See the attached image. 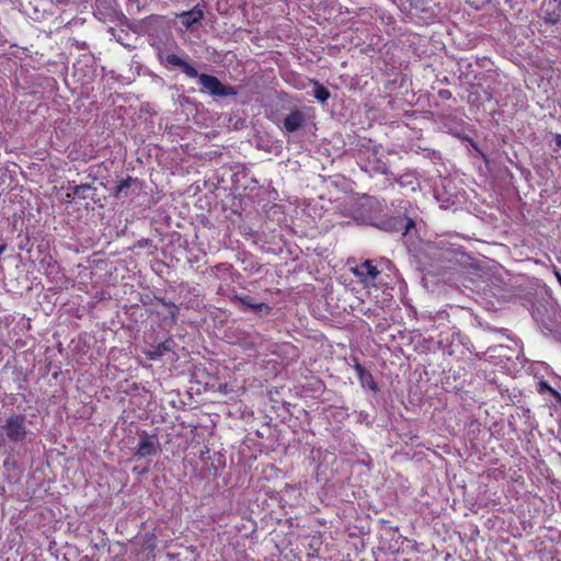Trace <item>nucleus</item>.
<instances>
[{"label":"nucleus","instance_id":"19","mask_svg":"<svg viewBox=\"0 0 561 561\" xmlns=\"http://www.w3.org/2000/svg\"><path fill=\"white\" fill-rule=\"evenodd\" d=\"M375 171H377L379 173H386V165L385 164H380V165L375 168Z\"/></svg>","mask_w":561,"mask_h":561},{"label":"nucleus","instance_id":"16","mask_svg":"<svg viewBox=\"0 0 561 561\" xmlns=\"http://www.w3.org/2000/svg\"><path fill=\"white\" fill-rule=\"evenodd\" d=\"M397 224H399L401 229H404L403 234H405L410 228L414 227V221L409 217L400 218Z\"/></svg>","mask_w":561,"mask_h":561},{"label":"nucleus","instance_id":"21","mask_svg":"<svg viewBox=\"0 0 561 561\" xmlns=\"http://www.w3.org/2000/svg\"><path fill=\"white\" fill-rule=\"evenodd\" d=\"M439 94H440L442 96H444V98H448V96H450V94H451V93H450V91H448V90H442V91L439 92Z\"/></svg>","mask_w":561,"mask_h":561},{"label":"nucleus","instance_id":"6","mask_svg":"<svg viewBox=\"0 0 561 561\" xmlns=\"http://www.w3.org/2000/svg\"><path fill=\"white\" fill-rule=\"evenodd\" d=\"M305 123V115L301 111L295 110L291 111L288 115L285 116L283 121V127L288 133H294L302 127Z\"/></svg>","mask_w":561,"mask_h":561},{"label":"nucleus","instance_id":"3","mask_svg":"<svg viewBox=\"0 0 561 561\" xmlns=\"http://www.w3.org/2000/svg\"><path fill=\"white\" fill-rule=\"evenodd\" d=\"M159 450V438L157 434H148L142 432L140 435V439L138 446L134 453V457L136 458H145L152 455H156Z\"/></svg>","mask_w":561,"mask_h":561},{"label":"nucleus","instance_id":"5","mask_svg":"<svg viewBox=\"0 0 561 561\" xmlns=\"http://www.w3.org/2000/svg\"><path fill=\"white\" fill-rule=\"evenodd\" d=\"M178 19H180L181 24L186 28H191L195 24L201 23V21L205 16L204 7H201L199 4H196L194 8H192L188 11H183L180 14L176 15Z\"/></svg>","mask_w":561,"mask_h":561},{"label":"nucleus","instance_id":"7","mask_svg":"<svg viewBox=\"0 0 561 561\" xmlns=\"http://www.w3.org/2000/svg\"><path fill=\"white\" fill-rule=\"evenodd\" d=\"M356 373H357V377H358V380L359 382L364 386V387H367L369 388L371 391L374 392H377L378 391V386L376 383V381L374 380V377L373 375L370 374V371H368L362 364L359 363H356L355 366H354Z\"/></svg>","mask_w":561,"mask_h":561},{"label":"nucleus","instance_id":"11","mask_svg":"<svg viewBox=\"0 0 561 561\" xmlns=\"http://www.w3.org/2000/svg\"><path fill=\"white\" fill-rule=\"evenodd\" d=\"M136 182H138V179L131 178V176H127L126 179L122 180L119 182V184L117 185L116 190H115L114 196L117 197V198L123 196V195L126 196V193H124L125 190L130 187L131 184L136 183Z\"/></svg>","mask_w":561,"mask_h":561},{"label":"nucleus","instance_id":"2","mask_svg":"<svg viewBox=\"0 0 561 561\" xmlns=\"http://www.w3.org/2000/svg\"><path fill=\"white\" fill-rule=\"evenodd\" d=\"M0 431L9 442H23L28 433L26 427V415L22 413L11 414L0 426Z\"/></svg>","mask_w":561,"mask_h":561},{"label":"nucleus","instance_id":"18","mask_svg":"<svg viewBox=\"0 0 561 561\" xmlns=\"http://www.w3.org/2000/svg\"><path fill=\"white\" fill-rule=\"evenodd\" d=\"M554 142L559 148H561V134H557L554 136Z\"/></svg>","mask_w":561,"mask_h":561},{"label":"nucleus","instance_id":"17","mask_svg":"<svg viewBox=\"0 0 561 561\" xmlns=\"http://www.w3.org/2000/svg\"><path fill=\"white\" fill-rule=\"evenodd\" d=\"M560 14H551V13H548V16H547V21L552 23V24H556L560 21Z\"/></svg>","mask_w":561,"mask_h":561},{"label":"nucleus","instance_id":"15","mask_svg":"<svg viewBox=\"0 0 561 561\" xmlns=\"http://www.w3.org/2000/svg\"><path fill=\"white\" fill-rule=\"evenodd\" d=\"M234 300L242 306L243 310H248L250 305L255 301V298L249 295H236Z\"/></svg>","mask_w":561,"mask_h":561},{"label":"nucleus","instance_id":"12","mask_svg":"<svg viewBox=\"0 0 561 561\" xmlns=\"http://www.w3.org/2000/svg\"><path fill=\"white\" fill-rule=\"evenodd\" d=\"M248 310H251L252 312L259 316H267L272 311V307L265 302L255 300L253 304L250 305Z\"/></svg>","mask_w":561,"mask_h":561},{"label":"nucleus","instance_id":"20","mask_svg":"<svg viewBox=\"0 0 561 561\" xmlns=\"http://www.w3.org/2000/svg\"><path fill=\"white\" fill-rule=\"evenodd\" d=\"M133 472L138 473V474H144L147 472V469L140 470L138 467H135V468H133Z\"/></svg>","mask_w":561,"mask_h":561},{"label":"nucleus","instance_id":"4","mask_svg":"<svg viewBox=\"0 0 561 561\" xmlns=\"http://www.w3.org/2000/svg\"><path fill=\"white\" fill-rule=\"evenodd\" d=\"M353 274L365 285V287L375 286V280L380 274L377 266L373 264L370 260H366L363 263L352 268Z\"/></svg>","mask_w":561,"mask_h":561},{"label":"nucleus","instance_id":"8","mask_svg":"<svg viewBox=\"0 0 561 561\" xmlns=\"http://www.w3.org/2000/svg\"><path fill=\"white\" fill-rule=\"evenodd\" d=\"M69 192L66 193V202L71 203L76 197L85 198L87 196L83 194L85 191L92 190L91 184H76L75 182H69L68 186Z\"/></svg>","mask_w":561,"mask_h":561},{"label":"nucleus","instance_id":"13","mask_svg":"<svg viewBox=\"0 0 561 561\" xmlns=\"http://www.w3.org/2000/svg\"><path fill=\"white\" fill-rule=\"evenodd\" d=\"M537 391L540 393V394H545L546 392H549L553 398L558 399V400H561V394L554 389L552 388L548 381L546 380H540L538 383H537Z\"/></svg>","mask_w":561,"mask_h":561},{"label":"nucleus","instance_id":"10","mask_svg":"<svg viewBox=\"0 0 561 561\" xmlns=\"http://www.w3.org/2000/svg\"><path fill=\"white\" fill-rule=\"evenodd\" d=\"M313 85V96L321 103H325L330 98V91L319 83L317 80H311Z\"/></svg>","mask_w":561,"mask_h":561},{"label":"nucleus","instance_id":"9","mask_svg":"<svg viewBox=\"0 0 561 561\" xmlns=\"http://www.w3.org/2000/svg\"><path fill=\"white\" fill-rule=\"evenodd\" d=\"M156 300L165 307L170 322L175 324L179 318L180 308L175 304L167 301L164 298L156 297Z\"/></svg>","mask_w":561,"mask_h":561},{"label":"nucleus","instance_id":"23","mask_svg":"<svg viewBox=\"0 0 561 561\" xmlns=\"http://www.w3.org/2000/svg\"><path fill=\"white\" fill-rule=\"evenodd\" d=\"M5 248V244H0V255L4 252Z\"/></svg>","mask_w":561,"mask_h":561},{"label":"nucleus","instance_id":"1","mask_svg":"<svg viewBox=\"0 0 561 561\" xmlns=\"http://www.w3.org/2000/svg\"><path fill=\"white\" fill-rule=\"evenodd\" d=\"M162 62L165 66L180 68L187 78H198L202 91L209 93L214 98H228L237 95L234 87L224 84L217 77L213 75L198 73L193 65L182 59L176 54H167L162 59Z\"/></svg>","mask_w":561,"mask_h":561},{"label":"nucleus","instance_id":"14","mask_svg":"<svg viewBox=\"0 0 561 561\" xmlns=\"http://www.w3.org/2000/svg\"><path fill=\"white\" fill-rule=\"evenodd\" d=\"M144 550H148L149 552H153L157 548V540L153 534H146L144 537L142 543Z\"/></svg>","mask_w":561,"mask_h":561},{"label":"nucleus","instance_id":"22","mask_svg":"<svg viewBox=\"0 0 561 561\" xmlns=\"http://www.w3.org/2000/svg\"><path fill=\"white\" fill-rule=\"evenodd\" d=\"M554 276H556V278H557L558 283H559V284H560V286H561V273H560L559 271H557V270H556V271H554Z\"/></svg>","mask_w":561,"mask_h":561}]
</instances>
